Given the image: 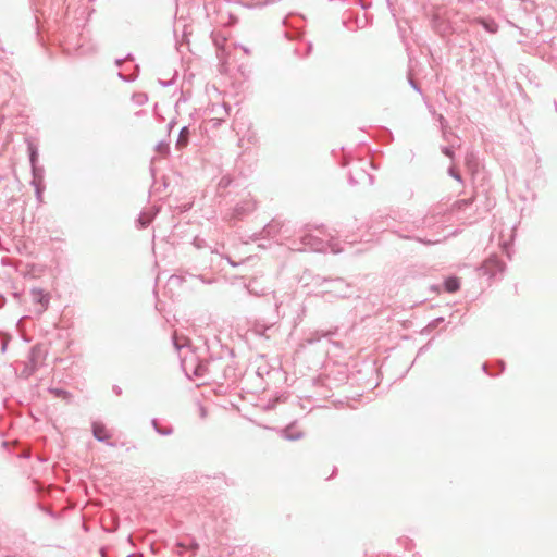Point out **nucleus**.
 I'll return each instance as SVG.
<instances>
[{
  "mask_svg": "<svg viewBox=\"0 0 557 557\" xmlns=\"http://www.w3.org/2000/svg\"><path fill=\"white\" fill-rule=\"evenodd\" d=\"M417 222L421 223L424 231L428 233L426 235L399 234V238L414 240L426 246L440 244L445 239V236H442V233L445 228L443 212L430 210L422 218H417Z\"/></svg>",
  "mask_w": 557,
  "mask_h": 557,
  "instance_id": "obj_1",
  "label": "nucleus"
},
{
  "mask_svg": "<svg viewBox=\"0 0 557 557\" xmlns=\"http://www.w3.org/2000/svg\"><path fill=\"white\" fill-rule=\"evenodd\" d=\"M181 368L188 379L201 380L200 384L206 383L208 380L216 381L219 379H226L230 368H225L220 375L218 370L220 368L219 360L199 361L198 357L191 352L189 356L181 360Z\"/></svg>",
  "mask_w": 557,
  "mask_h": 557,
  "instance_id": "obj_2",
  "label": "nucleus"
},
{
  "mask_svg": "<svg viewBox=\"0 0 557 557\" xmlns=\"http://www.w3.org/2000/svg\"><path fill=\"white\" fill-rule=\"evenodd\" d=\"M313 284L320 287V292L323 295H330L333 297L345 298L349 297L352 293L351 285L342 277L327 278L317 276L313 280Z\"/></svg>",
  "mask_w": 557,
  "mask_h": 557,
  "instance_id": "obj_3",
  "label": "nucleus"
},
{
  "mask_svg": "<svg viewBox=\"0 0 557 557\" xmlns=\"http://www.w3.org/2000/svg\"><path fill=\"white\" fill-rule=\"evenodd\" d=\"M257 209V201L250 193H246L234 205V207L224 216L225 220L233 222L239 221L251 214Z\"/></svg>",
  "mask_w": 557,
  "mask_h": 557,
  "instance_id": "obj_4",
  "label": "nucleus"
},
{
  "mask_svg": "<svg viewBox=\"0 0 557 557\" xmlns=\"http://www.w3.org/2000/svg\"><path fill=\"white\" fill-rule=\"evenodd\" d=\"M329 248L334 253H338L342 251L341 249H336L331 243L325 242L310 233L304 234L300 237V246L295 247V249L299 251H326Z\"/></svg>",
  "mask_w": 557,
  "mask_h": 557,
  "instance_id": "obj_5",
  "label": "nucleus"
},
{
  "mask_svg": "<svg viewBox=\"0 0 557 557\" xmlns=\"http://www.w3.org/2000/svg\"><path fill=\"white\" fill-rule=\"evenodd\" d=\"M46 358V351L40 345H35L30 348L27 361L22 369L21 375L25 379L32 376L41 366Z\"/></svg>",
  "mask_w": 557,
  "mask_h": 557,
  "instance_id": "obj_6",
  "label": "nucleus"
},
{
  "mask_svg": "<svg viewBox=\"0 0 557 557\" xmlns=\"http://www.w3.org/2000/svg\"><path fill=\"white\" fill-rule=\"evenodd\" d=\"M479 271L493 278L505 271V263L497 256H491L481 264Z\"/></svg>",
  "mask_w": 557,
  "mask_h": 557,
  "instance_id": "obj_7",
  "label": "nucleus"
},
{
  "mask_svg": "<svg viewBox=\"0 0 557 557\" xmlns=\"http://www.w3.org/2000/svg\"><path fill=\"white\" fill-rule=\"evenodd\" d=\"M367 164L368 162H360L352 171L349 172L348 182L351 186H356L364 182H368L369 185L373 184L374 177L366 171L364 165Z\"/></svg>",
  "mask_w": 557,
  "mask_h": 557,
  "instance_id": "obj_8",
  "label": "nucleus"
},
{
  "mask_svg": "<svg viewBox=\"0 0 557 557\" xmlns=\"http://www.w3.org/2000/svg\"><path fill=\"white\" fill-rule=\"evenodd\" d=\"M91 431L94 437L101 443H104L109 447H116L117 444L115 442H110V434L102 422L94 421L91 423Z\"/></svg>",
  "mask_w": 557,
  "mask_h": 557,
  "instance_id": "obj_9",
  "label": "nucleus"
},
{
  "mask_svg": "<svg viewBox=\"0 0 557 557\" xmlns=\"http://www.w3.org/2000/svg\"><path fill=\"white\" fill-rule=\"evenodd\" d=\"M30 296L33 301L40 306V308L37 310L38 314H41L48 309L50 304V296L48 293L39 287H33L30 289Z\"/></svg>",
  "mask_w": 557,
  "mask_h": 557,
  "instance_id": "obj_10",
  "label": "nucleus"
},
{
  "mask_svg": "<svg viewBox=\"0 0 557 557\" xmlns=\"http://www.w3.org/2000/svg\"><path fill=\"white\" fill-rule=\"evenodd\" d=\"M285 223L278 218L272 219L262 230L263 237L274 238L283 232Z\"/></svg>",
  "mask_w": 557,
  "mask_h": 557,
  "instance_id": "obj_11",
  "label": "nucleus"
},
{
  "mask_svg": "<svg viewBox=\"0 0 557 557\" xmlns=\"http://www.w3.org/2000/svg\"><path fill=\"white\" fill-rule=\"evenodd\" d=\"M404 222L406 223V226L404 228V231H395V233L397 234V236L399 237V234H420L422 232H424V228L423 226L421 225V223H418L417 222V219L412 220V221H409V220H404Z\"/></svg>",
  "mask_w": 557,
  "mask_h": 557,
  "instance_id": "obj_12",
  "label": "nucleus"
},
{
  "mask_svg": "<svg viewBox=\"0 0 557 557\" xmlns=\"http://www.w3.org/2000/svg\"><path fill=\"white\" fill-rule=\"evenodd\" d=\"M280 434L283 438L287 441H297L302 438L304 434L300 431H296L294 425H288L280 431Z\"/></svg>",
  "mask_w": 557,
  "mask_h": 557,
  "instance_id": "obj_13",
  "label": "nucleus"
},
{
  "mask_svg": "<svg viewBox=\"0 0 557 557\" xmlns=\"http://www.w3.org/2000/svg\"><path fill=\"white\" fill-rule=\"evenodd\" d=\"M45 169L41 165L32 166V181L30 185H45Z\"/></svg>",
  "mask_w": 557,
  "mask_h": 557,
  "instance_id": "obj_14",
  "label": "nucleus"
},
{
  "mask_svg": "<svg viewBox=\"0 0 557 557\" xmlns=\"http://www.w3.org/2000/svg\"><path fill=\"white\" fill-rule=\"evenodd\" d=\"M190 131L188 126H183L178 133L175 147L177 150L185 148L189 141Z\"/></svg>",
  "mask_w": 557,
  "mask_h": 557,
  "instance_id": "obj_15",
  "label": "nucleus"
},
{
  "mask_svg": "<svg viewBox=\"0 0 557 557\" xmlns=\"http://www.w3.org/2000/svg\"><path fill=\"white\" fill-rule=\"evenodd\" d=\"M157 214V210H153V211H144L139 214L138 219H137V224L140 228H145L147 227L151 221L153 220V218L156 216Z\"/></svg>",
  "mask_w": 557,
  "mask_h": 557,
  "instance_id": "obj_16",
  "label": "nucleus"
},
{
  "mask_svg": "<svg viewBox=\"0 0 557 557\" xmlns=\"http://www.w3.org/2000/svg\"><path fill=\"white\" fill-rule=\"evenodd\" d=\"M460 288V281L457 276H448L444 281V289L447 293H455Z\"/></svg>",
  "mask_w": 557,
  "mask_h": 557,
  "instance_id": "obj_17",
  "label": "nucleus"
},
{
  "mask_svg": "<svg viewBox=\"0 0 557 557\" xmlns=\"http://www.w3.org/2000/svg\"><path fill=\"white\" fill-rule=\"evenodd\" d=\"M48 392L53 394L55 397H60L65 400H70L72 398V394L69 391L63 389V388L49 387Z\"/></svg>",
  "mask_w": 557,
  "mask_h": 557,
  "instance_id": "obj_18",
  "label": "nucleus"
},
{
  "mask_svg": "<svg viewBox=\"0 0 557 557\" xmlns=\"http://www.w3.org/2000/svg\"><path fill=\"white\" fill-rule=\"evenodd\" d=\"M28 158L30 168L34 165H38V149L35 145L28 144Z\"/></svg>",
  "mask_w": 557,
  "mask_h": 557,
  "instance_id": "obj_19",
  "label": "nucleus"
},
{
  "mask_svg": "<svg viewBox=\"0 0 557 557\" xmlns=\"http://www.w3.org/2000/svg\"><path fill=\"white\" fill-rule=\"evenodd\" d=\"M193 245L197 249L209 248L210 252H215L216 251V249H214L210 245H208V243H207V240L205 238H201L199 236H196L193 239Z\"/></svg>",
  "mask_w": 557,
  "mask_h": 557,
  "instance_id": "obj_20",
  "label": "nucleus"
},
{
  "mask_svg": "<svg viewBox=\"0 0 557 557\" xmlns=\"http://www.w3.org/2000/svg\"><path fill=\"white\" fill-rule=\"evenodd\" d=\"M132 101L136 106L141 107L148 102V95L146 92H135L132 96Z\"/></svg>",
  "mask_w": 557,
  "mask_h": 557,
  "instance_id": "obj_21",
  "label": "nucleus"
},
{
  "mask_svg": "<svg viewBox=\"0 0 557 557\" xmlns=\"http://www.w3.org/2000/svg\"><path fill=\"white\" fill-rule=\"evenodd\" d=\"M335 334V331H329V332H325V333H320V332H314L312 333L308 338H307V342L309 344H314L317 342H319L321 339V337H325V336H330V335H333Z\"/></svg>",
  "mask_w": 557,
  "mask_h": 557,
  "instance_id": "obj_22",
  "label": "nucleus"
},
{
  "mask_svg": "<svg viewBox=\"0 0 557 557\" xmlns=\"http://www.w3.org/2000/svg\"><path fill=\"white\" fill-rule=\"evenodd\" d=\"M481 24L485 30H487L488 33H492V34L496 33L498 29V25L493 20H482Z\"/></svg>",
  "mask_w": 557,
  "mask_h": 557,
  "instance_id": "obj_23",
  "label": "nucleus"
},
{
  "mask_svg": "<svg viewBox=\"0 0 557 557\" xmlns=\"http://www.w3.org/2000/svg\"><path fill=\"white\" fill-rule=\"evenodd\" d=\"M234 180L230 175H223L218 184L219 189H225L233 184Z\"/></svg>",
  "mask_w": 557,
  "mask_h": 557,
  "instance_id": "obj_24",
  "label": "nucleus"
},
{
  "mask_svg": "<svg viewBox=\"0 0 557 557\" xmlns=\"http://www.w3.org/2000/svg\"><path fill=\"white\" fill-rule=\"evenodd\" d=\"M223 121H224L223 117H211L205 122V126H206V128H208V127L214 128V127L220 126Z\"/></svg>",
  "mask_w": 557,
  "mask_h": 557,
  "instance_id": "obj_25",
  "label": "nucleus"
},
{
  "mask_svg": "<svg viewBox=\"0 0 557 557\" xmlns=\"http://www.w3.org/2000/svg\"><path fill=\"white\" fill-rule=\"evenodd\" d=\"M135 70H136V73H135L134 75L127 76V75L123 74L122 72H119V73H117V76H119L122 81H124V82H126V83L133 82V81H135V78H136V77H137V75H138L139 66H138V65H135Z\"/></svg>",
  "mask_w": 557,
  "mask_h": 557,
  "instance_id": "obj_26",
  "label": "nucleus"
},
{
  "mask_svg": "<svg viewBox=\"0 0 557 557\" xmlns=\"http://www.w3.org/2000/svg\"><path fill=\"white\" fill-rule=\"evenodd\" d=\"M156 150L162 154H168L170 152L169 144L164 140H161L157 144Z\"/></svg>",
  "mask_w": 557,
  "mask_h": 557,
  "instance_id": "obj_27",
  "label": "nucleus"
},
{
  "mask_svg": "<svg viewBox=\"0 0 557 557\" xmlns=\"http://www.w3.org/2000/svg\"><path fill=\"white\" fill-rule=\"evenodd\" d=\"M35 189L36 200L40 203L42 202V194L45 190V185H32Z\"/></svg>",
  "mask_w": 557,
  "mask_h": 557,
  "instance_id": "obj_28",
  "label": "nucleus"
},
{
  "mask_svg": "<svg viewBox=\"0 0 557 557\" xmlns=\"http://www.w3.org/2000/svg\"><path fill=\"white\" fill-rule=\"evenodd\" d=\"M448 175L450 177H453L454 180H456L457 182H459L461 184L463 183V180H462L460 173L454 166H450L448 169Z\"/></svg>",
  "mask_w": 557,
  "mask_h": 557,
  "instance_id": "obj_29",
  "label": "nucleus"
},
{
  "mask_svg": "<svg viewBox=\"0 0 557 557\" xmlns=\"http://www.w3.org/2000/svg\"><path fill=\"white\" fill-rule=\"evenodd\" d=\"M443 154H445L446 157L450 158V159H454L455 157V153H454V150H453V147L450 146H443L441 148Z\"/></svg>",
  "mask_w": 557,
  "mask_h": 557,
  "instance_id": "obj_30",
  "label": "nucleus"
},
{
  "mask_svg": "<svg viewBox=\"0 0 557 557\" xmlns=\"http://www.w3.org/2000/svg\"><path fill=\"white\" fill-rule=\"evenodd\" d=\"M185 277L183 275L173 274L170 276L169 282L171 284H181Z\"/></svg>",
  "mask_w": 557,
  "mask_h": 557,
  "instance_id": "obj_31",
  "label": "nucleus"
},
{
  "mask_svg": "<svg viewBox=\"0 0 557 557\" xmlns=\"http://www.w3.org/2000/svg\"><path fill=\"white\" fill-rule=\"evenodd\" d=\"M157 433L163 436L171 435L173 433L172 426L157 429Z\"/></svg>",
  "mask_w": 557,
  "mask_h": 557,
  "instance_id": "obj_32",
  "label": "nucleus"
},
{
  "mask_svg": "<svg viewBox=\"0 0 557 557\" xmlns=\"http://www.w3.org/2000/svg\"><path fill=\"white\" fill-rule=\"evenodd\" d=\"M442 322H444V318H442V317L435 318V319H433V320L429 323L428 327H429V329H435V327H437Z\"/></svg>",
  "mask_w": 557,
  "mask_h": 557,
  "instance_id": "obj_33",
  "label": "nucleus"
},
{
  "mask_svg": "<svg viewBox=\"0 0 557 557\" xmlns=\"http://www.w3.org/2000/svg\"><path fill=\"white\" fill-rule=\"evenodd\" d=\"M472 203V199H462L456 202L457 207L459 209L466 208Z\"/></svg>",
  "mask_w": 557,
  "mask_h": 557,
  "instance_id": "obj_34",
  "label": "nucleus"
},
{
  "mask_svg": "<svg viewBox=\"0 0 557 557\" xmlns=\"http://www.w3.org/2000/svg\"><path fill=\"white\" fill-rule=\"evenodd\" d=\"M409 85H410V87H411L413 90H416V91H417V92H419V94H422L421 88L419 87V85L417 84V82H416L413 78H411V77L409 78Z\"/></svg>",
  "mask_w": 557,
  "mask_h": 557,
  "instance_id": "obj_35",
  "label": "nucleus"
},
{
  "mask_svg": "<svg viewBox=\"0 0 557 557\" xmlns=\"http://www.w3.org/2000/svg\"><path fill=\"white\" fill-rule=\"evenodd\" d=\"M198 280H200L205 284H212L214 282V278H206L202 275L196 276Z\"/></svg>",
  "mask_w": 557,
  "mask_h": 557,
  "instance_id": "obj_36",
  "label": "nucleus"
},
{
  "mask_svg": "<svg viewBox=\"0 0 557 557\" xmlns=\"http://www.w3.org/2000/svg\"><path fill=\"white\" fill-rule=\"evenodd\" d=\"M159 83L161 86L163 87H169L173 84V79H170V81H162V79H159Z\"/></svg>",
  "mask_w": 557,
  "mask_h": 557,
  "instance_id": "obj_37",
  "label": "nucleus"
},
{
  "mask_svg": "<svg viewBox=\"0 0 557 557\" xmlns=\"http://www.w3.org/2000/svg\"><path fill=\"white\" fill-rule=\"evenodd\" d=\"M112 391L115 395H122V388L119 385H113Z\"/></svg>",
  "mask_w": 557,
  "mask_h": 557,
  "instance_id": "obj_38",
  "label": "nucleus"
},
{
  "mask_svg": "<svg viewBox=\"0 0 557 557\" xmlns=\"http://www.w3.org/2000/svg\"><path fill=\"white\" fill-rule=\"evenodd\" d=\"M151 424H152V426H153V429H154V431H156V432H157V429H160V428H161V426H159V424H158V420H157V419H152V420H151Z\"/></svg>",
  "mask_w": 557,
  "mask_h": 557,
  "instance_id": "obj_39",
  "label": "nucleus"
},
{
  "mask_svg": "<svg viewBox=\"0 0 557 557\" xmlns=\"http://www.w3.org/2000/svg\"><path fill=\"white\" fill-rule=\"evenodd\" d=\"M223 109H224L225 115H228L231 107L228 104H226V103H223Z\"/></svg>",
  "mask_w": 557,
  "mask_h": 557,
  "instance_id": "obj_40",
  "label": "nucleus"
},
{
  "mask_svg": "<svg viewBox=\"0 0 557 557\" xmlns=\"http://www.w3.org/2000/svg\"><path fill=\"white\" fill-rule=\"evenodd\" d=\"M498 366H499V372H503L505 370V362L503 360H499L498 361Z\"/></svg>",
  "mask_w": 557,
  "mask_h": 557,
  "instance_id": "obj_41",
  "label": "nucleus"
},
{
  "mask_svg": "<svg viewBox=\"0 0 557 557\" xmlns=\"http://www.w3.org/2000/svg\"><path fill=\"white\" fill-rule=\"evenodd\" d=\"M124 61H125V59H123V58L116 59L115 60V65L116 66H121Z\"/></svg>",
  "mask_w": 557,
  "mask_h": 557,
  "instance_id": "obj_42",
  "label": "nucleus"
},
{
  "mask_svg": "<svg viewBox=\"0 0 557 557\" xmlns=\"http://www.w3.org/2000/svg\"><path fill=\"white\" fill-rule=\"evenodd\" d=\"M175 125V121L172 120L169 124H168V128H169V132L173 128V126Z\"/></svg>",
  "mask_w": 557,
  "mask_h": 557,
  "instance_id": "obj_43",
  "label": "nucleus"
},
{
  "mask_svg": "<svg viewBox=\"0 0 557 557\" xmlns=\"http://www.w3.org/2000/svg\"><path fill=\"white\" fill-rule=\"evenodd\" d=\"M173 343H174L175 348H176L177 350H180V349H181V346L177 344V342H176V339H175V338L173 339Z\"/></svg>",
  "mask_w": 557,
  "mask_h": 557,
  "instance_id": "obj_44",
  "label": "nucleus"
},
{
  "mask_svg": "<svg viewBox=\"0 0 557 557\" xmlns=\"http://www.w3.org/2000/svg\"><path fill=\"white\" fill-rule=\"evenodd\" d=\"M242 49H243V51H244L246 54H249V53H250V50H249L248 48H246V47H243V46H242Z\"/></svg>",
  "mask_w": 557,
  "mask_h": 557,
  "instance_id": "obj_45",
  "label": "nucleus"
},
{
  "mask_svg": "<svg viewBox=\"0 0 557 557\" xmlns=\"http://www.w3.org/2000/svg\"><path fill=\"white\" fill-rule=\"evenodd\" d=\"M482 369H483V371H484L485 373H487V374H488V372H487V364H486V363H484V364L482 366Z\"/></svg>",
  "mask_w": 557,
  "mask_h": 557,
  "instance_id": "obj_46",
  "label": "nucleus"
},
{
  "mask_svg": "<svg viewBox=\"0 0 557 557\" xmlns=\"http://www.w3.org/2000/svg\"><path fill=\"white\" fill-rule=\"evenodd\" d=\"M124 59H125V60H133V55H132V53H128Z\"/></svg>",
  "mask_w": 557,
  "mask_h": 557,
  "instance_id": "obj_47",
  "label": "nucleus"
},
{
  "mask_svg": "<svg viewBox=\"0 0 557 557\" xmlns=\"http://www.w3.org/2000/svg\"><path fill=\"white\" fill-rule=\"evenodd\" d=\"M227 260H228V262H230V264H231L232 267H236V265H237L235 262L231 261V260H230V258H227Z\"/></svg>",
  "mask_w": 557,
  "mask_h": 557,
  "instance_id": "obj_48",
  "label": "nucleus"
},
{
  "mask_svg": "<svg viewBox=\"0 0 557 557\" xmlns=\"http://www.w3.org/2000/svg\"><path fill=\"white\" fill-rule=\"evenodd\" d=\"M141 114H143V111L136 112V115H138V116H141Z\"/></svg>",
  "mask_w": 557,
  "mask_h": 557,
  "instance_id": "obj_49",
  "label": "nucleus"
},
{
  "mask_svg": "<svg viewBox=\"0 0 557 557\" xmlns=\"http://www.w3.org/2000/svg\"><path fill=\"white\" fill-rule=\"evenodd\" d=\"M5 348H7V344H3V345H2V351H4V350H5Z\"/></svg>",
  "mask_w": 557,
  "mask_h": 557,
  "instance_id": "obj_50",
  "label": "nucleus"
},
{
  "mask_svg": "<svg viewBox=\"0 0 557 557\" xmlns=\"http://www.w3.org/2000/svg\"><path fill=\"white\" fill-rule=\"evenodd\" d=\"M247 289H248V293H249V294H252V293H253V292L250 289V287H247Z\"/></svg>",
  "mask_w": 557,
  "mask_h": 557,
  "instance_id": "obj_51",
  "label": "nucleus"
},
{
  "mask_svg": "<svg viewBox=\"0 0 557 557\" xmlns=\"http://www.w3.org/2000/svg\"><path fill=\"white\" fill-rule=\"evenodd\" d=\"M555 108H556V110H557V103H556V102H555Z\"/></svg>",
  "mask_w": 557,
  "mask_h": 557,
  "instance_id": "obj_52",
  "label": "nucleus"
}]
</instances>
